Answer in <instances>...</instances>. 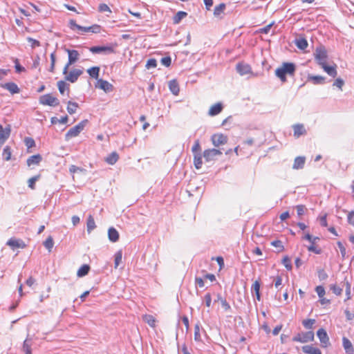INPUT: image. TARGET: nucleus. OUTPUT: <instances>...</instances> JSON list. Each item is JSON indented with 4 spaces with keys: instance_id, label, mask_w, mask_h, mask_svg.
<instances>
[{
    "instance_id": "1",
    "label": "nucleus",
    "mask_w": 354,
    "mask_h": 354,
    "mask_svg": "<svg viewBox=\"0 0 354 354\" xmlns=\"http://www.w3.org/2000/svg\"><path fill=\"white\" fill-rule=\"evenodd\" d=\"M314 57L317 64L321 66L324 71L328 75L333 77H335L337 76V65L335 63L332 65L328 64V53L324 46H319L316 48L314 53Z\"/></svg>"
},
{
    "instance_id": "2",
    "label": "nucleus",
    "mask_w": 354,
    "mask_h": 354,
    "mask_svg": "<svg viewBox=\"0 0 354 354\" xmlns=\"http://www.w3.org/2000/svg\"><path fill=\"white\" fill-rule=\"evenodd\" d=\"M296 71L293 63L283 62L282 65L275 70V75L282 82L287 81L286 75L294 76Z\"/></svg>"
},
{
    "instance_id": "3",
    "label": "nucleus",
    "mask_w": 354,
    "mask_h": 354,
    "mask_svg": "<svg viewBox=\"0 0 354 354\" xmlns=\"http://www.w3.org/2000/svg\"><path fill=\"white\" fill-rule=\"evenodd\" d=\"M69 27L73 30H78L82 32H91L93 33H99L101 31V26L98 24H94L88 27H83L78 25L73 19L69 21Z\"/></svg>"
},
{
    "instance_id": "4",
    "label": "nucleus",
    "mask_w": 354,
    "mask_h": 354,
    "mask_svg": "<svg viewBox=\"0 0 354 354\" xmlns=\"http://www.w3.org/2000/svg\"><path fill=\"white\" fill-rule=\"evenodd\" d=\"M87 122L88 120H84L78 123L75 127L71 128L66 133L65 139L66 140H68L72 138L77 137L80 133V132H82L84 130Z\"/></svg>"
},
{
    "instance_id": "5",
    "label": "nucleus",
    "mask_w": 354,
    "mask_h": 354,
    "mask_svg": "<svg viewBox=\"0 0 354 354\" xmlns=\"http://www.w3.org/2000/svg\"><path fill=\"white\" fill-rule=\"evenodd\" d=\"M39 102L44 106H56L59 104V100L51 93L41 95Z\"/></svg>"
},
{
    "instance_id": "6",
    "label": "nucleus",
    "mask_w": 354,
    "mask_h": 354,
    "mask_svg": "<svg viewBox=\"0 0 354 354\" xmlns=\"http://www.w3.org/2000/svg\"><path fill=\"white\" fill-rule=\"evenodd\" d=\"M314 339V333L313 331L302 332L297 334L292 341L300 343H306Z\"/></svg>"
},
{
    "instance_id": "7",
    "label": "nucleus",
    "mask_w": 354,
    "mask_h": 354,
    "mask_svg": "<svg viewBox=\"0 0 354 354\" xmlns=\"http://www.w3.org/2000/svg\"><path fill=\"white\" fill-rule=\"evenodd\" d=\"M68 55V61L63 69V74H66L71 65L74 64L79 58V53L76 50H66Z\"/></svg>"
},
{
    "instance_id": "8",
    "label": "nucleus",
    "mask_w": 354,
    "mask_h": 354,
    "mask_svg": "<svg viewBox=\"0 0 354 354\" xmlns=\"http://www.w3.org/2000/svg\"><path fill=\"white\" fill-rule=\"evenodd\" d=\"M83 73V71L78 68H75L68 72V70L67 71L66 74H64L65 75V80L68 81L71 83L75 82L79 77Z\"/></svg>"
},
{
    "instance_id": "9",
    "label": "nucleus",
    "mask_w": 354,
    "mask_h": 354,
    "mask_svg": "<svg viewBox=\"0 0 354 354\" xmlns=\"http://www.w3.org/2000/svg\"><path fill=\"white\" fill-rule=\"evenodd\" d=\"M212 144L214 147H219L227 143V136L223 133H215L211 138Z\"/></svg>"
},
{
    "instance_id": "10",
    "label": "nucleus",
    "mask_w": 354,
    "mask_h": 354,
    "mask_svg": "<svg viewBox=\"0 0 354 354\" xmlns=\"http://www.w3.org/2000/svg\"><path fill=\"white\" fill-rule=\"evenodd\" d=\"M95 88L104 91L105 93L111 92L113 91V85L108 81L103 79L97 80L95 84Z\"/></svg>"
},
{
    "instance_id": "11",
    "label": "nucleus",
    "mask_w": 354,
    "mask_h": 354,
    "mask_svg": "<svg viewBox=\"0 0 354 354\" xmlns=\"http://www.w3.org/2000/svg\"><path fill=\"white\" fill-rule=\"evenodd\" d=\"M317 335L322 347L326 348L330 345L328 334L324 328H319L317 332Z\"/></svg>"
},
{
    "instance_id": "12",
    "label": "nucleus",
    "mask_w": 354,
    "mask_h": 354,
    "mask_svg": "<svg viewBox=\"0 0 354 354\" xmlns=\"http://www.w3.org/2000/svg\"><path fill=\"white\" fill-rule=\"evenodd\" d=\"M11 133L10 125L5 128L0 124V146H1L10 137Z\"/></svg>"
},
{
    "instance_id": "13",
    "label": "nucleus",
    "mask_w": 354,
    "mask_h": 354,
    "mask_svg": "<svg viewBox=\"0 0 354 354\" xmlns=\"http://www.w3.org/2000/svg\"><path fill=\"white\" fill-rule=\"evenodd\" d=\"M222 153L220 150L216 149H206L203 152V157L207 162L213 160L217 156L221 155Z\"/></svg>"
},
{
    "instance_id": "14",
    "label": "nucleus",
    "mask_w": 354,
    "mask_h": 354,
    "mask_svg": "<svg viewBox=\"0 0 354 354\" xmlns=\"http://www.w3.org/2000/svg\"><path fill=\"white\" fill-rule=\"evenodd\" d=\"M236 68L241 75L252 73V68L250 65L244 62L238 63L236 66Z\"/></svg>"
},
{
    "instance_id": "15",
    "label": "nucleus",
    "mask_w": 354,
    "mask_h": 354,
    "mask_svg": "<svg viewBox=\"0 0 354 354\" xmlns=\"http://www.w3.org/2000/svg\"><path fill=\"white\" fill-rule=\"evenodd\" d=\"M89 50L92 53H113L115 52L114 48L113 46H93L89 48Z\"/></svg>"
},
{
    "instance_id": "16",
    "label": "nucleus",
    "mask_w": 354,
    "mask_h": 354,
    "mask_svg": "<svg viewBox=\"0 0 354 354\" xmlns=\"http://www.w3.org/2000/svg\"><path fill=\"white\" fill-rule=\"evenodd\" d=\"M7 245L12 249L24 248L26 247V244L22 240L16 239L15 238L10 239L7 242Z\"/></svg>"
},
{
    "instance_id": "17",
    "label": "nucleus",
    "mask_w": 354,
    "mask_h": 354,
    "mask_svg": "<svg viewBox=\"0 0 354 354\" xmlns=\"http://www.w3.org/2000/svg\"><path fill=\"white\" fill-rule=\"evenodd\" d=\"M1 86L8 90L11 94L19 93L20 91L18 86L14 82H7L1 84Z\"/></svg>"
},
{
    "instance_id": "18",
    "label": "nucleus",
    "mask_w": 354,
    "mask_h": 354,
    "mask_svg": "<svg viewBox=\"0 0 354 354\" xmlns=\"http://www.w3.org/2000/svg\"><path fill=\"white\" fill-rule=\"evenodd\" d=\"M223 104L221 102H217L210 106L208 114L210 116H214L220 113L223 110Z\"/></svg>"
},
{
    "instance_id": "19",
    "label": "nucleus",
    "mask_w": 354,
    "mask_h": 354,
    "mask_svg": "<svg viewBox=\"0 0 354 354\" xmlns=\"http://www.w3.org/2000/svg\"><path fill=\"white\" fill-rule=\"evenodd\" d=\"M42 160V157L40 154H35L31 156L27 159V165L30 167L31 165H38Z\"/></svg>"
},
{
    "instance_id": "20",
    "label": "nucleus",
    "mask_w": 354,
    "mask_h": 354,
    "mask_svg": "<svg viewBox=\"0 0 354 354\" xmlns=\"http://www.w3.org/2000/svg\"><path fill=\"white\" fill-rule=\"evenodd\" d=\"M100 68L99 66H92L86 70L87 73L91 78L95 79L97 81L100 76Z\"/></svg>"
},
{
    "instance_id": "21",
    "label": "nucleus",
    "mask_w": 354,
    "mask_h": 354,
    "mask_svg": "<svg viewBox=\"0 0 354 354\" xmlns=\"http://www.w3.org/2000/svg\"><path fill=\"white\" fill-rule=\"evenodd\" d=\"M302 351L306 354H322L319 348L313 346V345H306L302 347Z\"/></svg>"
},
{
    "instance_id": "22",
    "label": "nucleus",
    "mask_w": 354,
    "mask_h": 354,
    "mask_svg": "<svg viewBox=\"0 0 354 354\" xmlns=\"http://www.w3.org/2000/svg\"><path fill=\"white\" fill-rule=\"evenodd\" d=\"M305 162H306V158L304 157L298 156V157L295 158V159L294 160L292 168L294 169H302L304 167Z\"/></svg>"
},
{
    "instance_id": "23",
    "label": "nucleus",
    "mask_w": 354,
    "mask_h": 354,
    "mask_svg": "<svg viewBox=\"0 0 354 354\" xmlns=\"http://www.w3.org/2000/svg\"><path fill=\"white\" fill-rule=\"evenodd\" d=\"M293 130H294V136L295 138H299L301 135H304L306 133L304 126L301 124H297L294 125Z\"/></svg>"
},
{
    "instance_id": "24",
    "label": "nucleus",
    "mask_w": 354,
    "mask_h": 354,
    "mask_svg": "<svg viewBox=\"0 0 354 354\" xmlns=\"http://www.w3.org/2000/svg\"><path fill=\"white\" fill-rule=\"evenodd\" d=\"M57 85L58 90L62 95H64L66 91H67V94L68 95L70 91V87L69 85L65 81L59 80L57 82Z\"/></svg>"
},
{
    "instance_id": "25",
    "label": "nucleus",
    "mask_w": 354,
    "mask_h": 354,
    "mask_svg": "<svg viewBox=\"0 0 354 354\" xmlns=\"http://www.w3.org/2000/svg\"><path fill=\"white\" fill-rule=\"evenodd\" d=\"M108 236L111 242H116L119 240L120 235L118 232L114 227H111L108 230Z\"/></svg>"
},
{
    "instance_id": "26",
    "label": "nucleus",
    "mask_w": 354,
    "mask_h": 354,
    "mask_svg": "<svg viewBox=\"0 0 354 354\" xmlns=\"http://www.w3.org/2000/svg\"><path fill=\"white\" fill-rule=\"evenodd\" d=\"M342 344H343L344 348L345 349L346 352L348 354H353L354 350H353L352 343L348 338L343 337Z\"/></svg>"
},
{
    "instance_id": "27",
    "label": "nucleus",
    "mask_w": 354,
    "mask_h": 354,
    "mask_svg": "<svg viewBox=\"0 0 354 354\" xmlns=\"http://www.w3.org/2000/svg\"><path fill=\"white\" fill-rule=\"evenodd\" d=\"M119 159V155L117 152L113 151L108 156L105 158V162L109 165H113L117 162Z\"/></svg>"
},
{
    "instance_id": "28",
    "label": "nucleus",
    "mask_w": 354,
    "mask_h": 354,
    "mask_svg": "<svg viewBox=\"0 0 354 354\" xmlns=\"http://www.w3.org/2000/svg\"><path fill=\"white\" fill-rule=\"evenodd\" d=\"M169 90L171 91V92L174 95H178L179 94L180 88H179L178 83L177 82L176 80H171L169 82Z\"/></svg>"
},
{
    "instance_id": "29",
    "label": "nucleus",
    "mask_w": 354,
    "mask_h": 354,
    "mask_svg": "<svg viewBox=\"0 0 354 354\" xmlns=\"http://www.w3.org/2000/svg\"><path fill=\"white\" fill-rule=\"evenodd\" d=\"M142 319L144 320V322H145L149 326L152 327V328H155L156 327V318L151 315H149V314H146V315H144L142 316Z\"/></svg>"
},
{
    "instance_id": "30",
    "label": "nucleus",
    "mask_w": 354,
    "mask_h": 354,
    "mask_svg": "<svg viewBox=\"0 0 354 354\" xmlns=\"http://www.w3.org/2000/svg\"><path fill=\"white\" fill-rule=\"evenodd\" d=\"M295 45L298 48L301 50H305L308 47V44L307 40L305 38L300 37L295 40Z\"/></svg>"
},
{
    "instance_id": "31",
    "label": "nucleus",
    "mask_w": 354,
    "mask_h": 354,
    "mask_svg": "<svg viewBox=\"0 0 354 354\" xmlns=\"http://www.w3.org/2000/svg\"><path fill=\"white\" fill-rule=\"evenodd\" d=\"M308 80L313 82L315 84H319L324 82L325 77L321 75H309Z\"/></svg>"
},
{
    "instance_id": "32",
    "label": "nucleus",
    "mask_w": 354,
    "mask_h": 354,
    "mask_svg": "<svg viewBox=\"0 0 354 354\" xmlns=\"http://www.w3.org/2000/svg\"><path fill=\"white\" fill-rule=\"evenodd\" d=\"M187 15V13L183 11H178L173 17V23L178 24Z\"/></svg>"
},
{
    "instance_id": "33",
    "label": "nucleus",
    "mask_w": 354,
    "mask_h": 354,
    "mask_svg": "<svg viewBox=\"0 0 354 354\" xmlns=\"http://www.w3.org/2000/svg\"><path fill=\"white\" fill-rule=\"evenodd\" d=\"M79 105L77 102L68 101L67 103V111L69 114H73L76 112Z\"/></svg>"
},
{
    "instance_id": "34",
    "label": "nucleus",
    "mask_w": 354,
    "mask_h": 354,
    "mask_svg": "<svg viewBox=\"0 0 354 354\" xmlns=\"http://www.w3.org/2000/svg\"><path fill=\"white\" fill-rule=\"evenodd\" d=\"M90 270V266L88 265L84 264L82 266L77 272V275L79 277H82L86 275Z\"/></svg>"
},
{
    "instance_id": "35",
    "label": "nucleus",
    "mask_w": 354,
    "mask_h": 354,
    "mask_svg": "<svg viewBox=\"0 0 354 354\" xmlns=\"http://www.w3.org/2000/svg\"><path fill=\"white\" fill-rule=\"evenodd\" d=\"M194 165L196 169H199L201 168L202 165H203L201 153H196V155H194Z\"/></svg>"
},
{
    "instance_id": "36",
    "label": "nucleus",
    "mask_w": 354,
    "mask_h": 354,
    "mask_svg": "<svg viewBox=\"0 0 354 354\" xmlns=\"http://www.w3.org/2000/svg\"><path fill=\"white\" fill-rule=\"evenodd\" d=\"M252 289L255 292L257 299L258 301H260L261 295H260V282H259V281L257 280L253 283V284L252 286Z\"/></svg>"
},
{
    "instance_id": "37",
    "label": "nucleus",
    "mask_w": 354,
    "mask_h": 354,
    "mask_svg": "<svg viewBox=\"0 0 354 354\" xmlns=\"http://www.w3.org/2000/svg\"><path fill=\"white\" fill-rule=\"evenodd\" d=\"M2 156H3V159L6 161H8L11 159L12 149L10 146H6L3 148V150L2 152Z\"/></svg>"
},
{
    "instance_id": "38",
    "label": "nucleus",
    "mask_w": 354,
    "mask_h": 354,
    "mask_svg": "<svg viewBox=\"0 0 354 354\" xmlns=\"http://www.w3.org/2000/svg\"><path fill=\"white\" fill-rule=\"evenodd\" d=\"M216 301L221 302V304L225 310H230L231 309V307H230V305L229 304V303L227 301L225 298L223 297L221 295H217Z\"/></svg>"
},
{
    "instance_id": "39",
    "label": "nucleus",
    "mask_w": 354,
    "mask_h": 354,
    "mask_svg": "<svg viewBox=\"0 0 354 354\" xmlns=\"http://www.w3.org/2000/svg\"><path fill=\"white\" fill-rule=\"evenodd\" d=\"M86 227L88 232H91L96 227L94 218L91 215L88 217Z\"/></svg>"
},
{
    "instance_id": "40",
    "label": "nucleus",
    "mask_w": 354,
    "mask_h": 354,
    "mask_svg": "<svg viewBox=\"0 0 354 354\" xmlns=\"http://www.w3.org/2000/svg\"><path fill=\"white\" fill-rule=\"evenodd\" d=\"M225 4L224 3H221L218 6H215L214 10V15L215 16H219L221 14L223 13L225 9Z\"/></svg>"
},
{
    "instance_id": "41",
    "label": "nucleus",
    "mask_w": 354,
    "mask_h": 354,
    "mask_svg": "<svg viewBox=\"0 0 354 354\" xmlns=\"http://www.w3.org/2000/svg\"><path fill=\"white\" fill-rule=\"evenodd\" d=\"M122 259V253L121 251H118L115 254L114 259V267L117 268L118 266L121 263Z\"/></svg>"
},
{
    "instance_id": "42",
    "label": "nucleus",
    "mask_w": 354,
    "mask_h": 354,
    "mask_svg": "<svg viewBox=\"0 0 354 354\" xmlns=\"http://www.w3.org/2000/svg\"><path fill=\"white\" fill-rule=\"evenodd\" d=\"M44 245L45 246V248L49 251L50 252L53 245H54V241H53V239L51 236H48L46 241H44Z\"/></svg>"
},
{
    "instance_id": "43",
    "label": "nucleus",
    "mask_w": 354,
    "mask_h": 354,
    "mask_svg": "<svg viewBox=\"0 0 354 354\" xmlns=\"http://www.w3.org/2000/svg\"><path fill=\"white\" fill-rule=\"evenodd\" d=\"M192 151L193 153V155H196V153H201V147L199 140L195 141L192 148Z\"/></svg>"
},
{
    "instance_id": "44",
    "label": "nucleus",
    "mask_w": 354,
    "mask_h": 354,
    "mask_svg": "<svg viewBox=\"0 0 354 354\" xmlns=\"http://www.w3.org/2000/svg\"><path fill=\"white\" fill-rule=\"evenodd\" d=\"M23 351L24 354H32L31 344L26 339L23 344Z\"/></svg>"
},
{
    "instance_id": "45",
    "label": "nucleus",
    "mask_w": 354,
    "mask_h": 354,
    "mask_svg": "<svg viewBox=\"0 0 354 354\" xmlns=\"http://www.w3.org/2000/svg\"><path fill=\"white\" fill-rule=\"evenodd\" d=\"M50 66L49 68V71L50 73L55 72V62H56V55L55 53H52L50 55Z\"/></svg>"
},
{
    "instance_id": "46",
    "label": "nucleus",
    "mask_w": 354,
    "mask_h": 354,
    "mask_svg": "<svg viewBox=\"0 0 354 354\" xmlns=\"http://www.w3.org/2000/svg\"><path fill=\"white\" fill-rule=\"evenodd\" d=\"M24 143L27 147L28 149L32 148L35 146V142L34 139L30 137H26L24 138Z\"/></svg>"
},
{
    "instance_id": "47",
    "label": "nucleus",
    "mask_w": 354,
    "mask_h": 354,
    "mask_svg": "<svg viewBox=\"0 0 354 354\" xmlns=\"http://www.w3.org/2000/svg\"><path fill=\"white\" fill-rule=\"evenodd\" d=\"M271 245L272 246L275 247L277 249V252H282L284 250V247L283 245V243L279 240H276V241H272L271 243Z\"/></svg>"
},
{
    "instance_id": "48",
    "label": "nucleus",
    "mask_w": 354,
    "mask_h": 354,
    "mask_svg": "<svg viewBox=\"0 0 354 354\" xmlns=\"http://www.w3.org/2000/svg\"><path fill=\"white\" fill-rule=\"evenodd\" d=\"M308 250L317 254L322 252V250L315 245V242L311 243V245L308 247Z\"/></svg>"
},
{
    "instance_id": "49",
    "label": "nucleus",
    "mask_w": 354,
    "mask_h": 354,
    "mask_svg": "<svg viewBox=\"0 0 354 354\" xmlns=\"http://www.w3.org/2000/svg\"><path fill=\"white\" fill-rule=\"evenodd\" d=\"M40 178V175H37V176H35L32 178H30L28 183V187L32 189H34L35 188V183L36 181Z\"/></svg>"
},
{
    "instance_id": "50",
    "label": "nucleus",
    "mask_w": 354,
    "mask_h": 354,
    "mask_svg": "<svg viewBox=\"0 0 354 354\" xmlns=\"http://www.w3.org/2000/svg\"><path fill=\"white\" fill-rule=\"evenodd\" d=\"M315 319H304L303 322H302V324L303 326L307 328V329H310L312 328L313 324H315Z\"/></svg>"
},
{
    "instance_id": "51",
    "label": "nucleus",
    "mask_w": 354,
    "mask_h": 354,
    "mask_svg": "<svg viewBox=\"0 0 354 354\" xmlns=\"http://www.w3.org/2000/svg\"><path fill=\"white\" fill-rule=\"evenodd\" d=\"M98 10L100 12H107L111 13V10L109 7V6L106 3H100L98 7Z\"/></svg>"
},
{
    "instance_id": "52",
    "label": "nucleus",
    "mask_w": 354,
    "mask_h": 354,
    "mask_svg": "<svg viewBox=\"0 0 354 354\" xmlns=\"http://www.w3.org/2000/svg\"><path fill=\"white\" fill-rule=\"evenodd\" d=\"M27 40L32 48L40 46V42L37 39H32L31 37H28Z\"/></svg>"
},
{
    "instance_id": "53",
    "label": "nucleus",
    "mask_w": 354,
    "mask_h": 354,
    "mask_svg": "<svg viewBox=\"0 0 354 354\" xmlns=\"http://www.w3.org/2000/svg\"><path fill=\"white\" fill-rule=\"evenodd\" d=\"M297 212L298 216H302L304 214L305 212L306 211V207L304 205H298L296 206Z\"/></svg>"
},
{
    "instance_id": "54",
    "label": "nucleus",
    "mask_w": 354,
    "mask_h": 354,
    "mask_svg": "<svg viewBox=\"0 0 354 354\" xmlns=\"http://www.w3.org/2000/svg\"><path fill=\"white\" fill-rule=\"evenodd\" d=\"M330 289L332 290L333 292L336 295H341L342 293V289L335 284L332 285L330 286Z\"/></svg>"
},
{
    "instance_id": "55",
    "label": "nucleus",
    "mask_w": 354,
    "mask_h": 354,
    "mask_svg": "<svg viewBox=\"0 0 354 354\" xmlns=\"http://www.w3.org/2000/svg\"><path fill=\"white\" fill-rule=\"evenodd\" d=\"M304 239L308 241L310 243L315 242L317 240H319V238L317 236L313 237L309 233H306L303 237Z\"/></svg>"
},
{
    "instance_id": "56",
    "label": "nucleus",
    "mask_w": 354,
    "mask_h": 354,
    "mask_svg": "<svg viewBox=\"0 0 354 354\" xmlns=\"http://www.w3.org/2000/svg\"><path fill=\"white\" fill-rule=\"evenodd\" d=\"M319 297H323L325 295V289L322 286H317L315 288Z\"/></svg>"
},
{
    "instance_id": "57",
    "label": "nucleus",
    "mask_w": 354,
    "mask_h": 354,
    "mask_svg": "<svg viewBox=\"0 0 354 354\" xmlns=\"http://www.w3.org/2000/svg\"><path fill=\"white\" fill-rule=\"evenodd\" d=\"M282 262H283V264L284 265V266L288 270L292 269L291 261H290V259L288 257H283Z\"/></svg>"
},
{
    "instance_id": "58",
    "label": "nucleus",
    "mask_w": 354,
    "mask_h": 354,
    "mask_svg": "<svg viewBox=\"0 0 354 354\" xmlns=\"http://www.w3.org/2000/svg\"><path fill=\"white\" fill-rule=\"evenodd\" d=\"M351 284L348 281H346V300L351 299Z\"/></svg>"
},
{
    "instance_id": "59",
    "label": "nucleus",
    "mask_w": 354,
    "mask_h": 354,
    "mask_svg": "<svg viewBox=\"0 0 354 354\" xmlns=\"http://www.w3.org/2000/svg\"><path fill=\"white\" fill-rule=\"evenodd\" d=\"M156 66H157V62L155 59H148L147 64H146V67L147 68H155V67H156Z\"/></svg>"
},
{
    "instance_id": "60",
    "label": "nucleus",
    "mask_w": 354,
    "mask_h": 354,
    "mask_svg": "<svg viewBox=\"0 0 354 354\" xmlns=\"http://www.w3.org/2000/svg\"><path fill=\"white\" fill-rule=\"evenodd\" d=\"M348 222L354 227V211H351L347 215Z\"/></svg>"
},
{
    "instance_id": "61",
    "label": "nucleus",
    "mask_w": 354,
    "mask_h": 354,
    "mask_svg": "<svg viewBox=\"0 0 354 354\" xmlns=\"http://www.w3.org/2000/svg\"><path fill=\"white\" fill-rule=\"evenodd\" d=\"M160 62L164 66L168 67L171 64V59L170 57H165L161 59Z\"/></svg>"
},
{
    "instance_id": "62",
    "label": "nucleus",
    "mask_w": 354,
    "mask_h": 354,
    "mask_svg": "<svg viewBox=\"0 0 354 354\" xmlns=\"http://www.w3.org/2000/svg\"><path fill=\"white\" fill-rule=\"evenodd\" d=\"M344 81L340 78H337L333 83V86H337L339 89L342 88V86H344Z\"/></svg>"
},
{
    "instance_id": "63",
    "label": "nucleus",
    "mask_w": 354,
    "mask_h": 354,
    "mask_svg": "<svg viewBox=\"0 0 354 354\" xmlns=\"http://www.w3.org/2000/svg\"><path fill=\"white\" fill-rule=\"evenodd\" d=\"M205 301L207 307L209 308L212 304V296L209 293H207L205 295Z\"/></svg>"
},
{
    "instance_id": "64",
    "label": "nucleus",
    "mask_w": 354,
    "mask_h": 354,
    "mask_svg": "<svg viewBox=\"0 0 354 354\" xmlns=\"http://www.w3.org/2000/svg\"><path fill=\"white\" fill-rule=\"evenodd\" d=\"M194 339L198 341L201 339L200 328L198 325H196L194 328Z\"/></svg>"
}]
</instances>
